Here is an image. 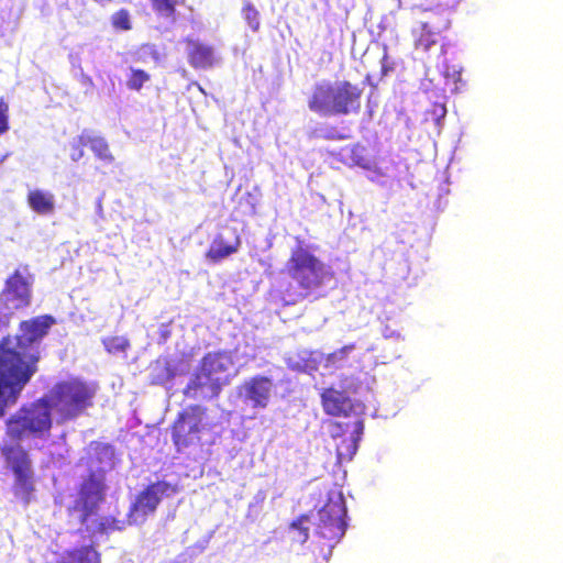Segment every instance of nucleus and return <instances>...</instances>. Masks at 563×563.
<instances>
[{
	"mask_svg": "<svg viewBox=\"0 0 563 563\" xmlns=\"http://www.w3.org/2000/svg\"><path fill=\"white\" fill-rule=\"evenodd\" d=\"M55 320L49 314L22 321L15 345L10 346L9 336L0 340V418L7 408L16 402L21 391L37 372L38 355L29 352L34 343L40 342Z\"/></svg>",
	"mask_w": 563,
	"mask_h": 563,
	"instance_id": "1",
	"label": "nucleus"
},
{
	"mask_svg": "<svg viewBox=\"0 0 563 563\" xmlns=\"http://www.w3.org/2000/svg\"><path fill=\"white\" fill-rule=\"evenodd\" d=\"M364 88L350 80L317 82L308 98V108L321 117L357 114Z\"/></svg>",
	"mask_w": 563,
	"mask_h": 563,
	"instance_id": "2",
	"label": "nucleus"
},
{
	"mask_svg": "<svg viewBox=\"0 0 563 563\" xmlns=\"http://www.w3.org/2000/svg\"><path fill=\"white\" fill-rule=\"evenodd\" d=\"M233 358L228 351L208 352L200 360L184 394L189 398H216L231 380Z\"/></svg>",
	"mask_w": 563,
	"mask_h": 563,
	"instance_id": "3",
	"label": "nucleus"
},
{
	"mask_svg": "<svg viewBox=\"0 0 563 563\" xmlns=\"http://www.w3.org/2000/svg\"><path fill=\"white\" fill-rule=\"evenodd\" d=\"M97 387L79 378L56 383L44 397L58 423L75 420L93 406Z\"/></svg>",
	"mask_w": 563,
	"mask_h": 563,
	"instance_id": "4",
	"label": "nucleus"
},
{
	"mask_svg": "<svg viewBox=\"0 0 563 563\" xmlns=\"http://www.w3.org/2000/svg\"><path fill=\"white\" fill-rule=\"evenodd\" d=\"M346 507L343 495L329 496L328 501L318 510L313 536L320 554L328 559L333 548L345 534Z\"/></svg>",
	"mask_w": 563,
	"mask_h": 563,
	"instance_id": "5",
	"label": "nucleus"
},
{
	"mask_svg": "<svg viewBox=\"0 0 563 563\" xmlns=\"http://www.w3.org/2000/svg\"><path fill=\"white\" fill-rule=\"evenodd\" d=\"M51 428V408L45 397L22 406L5 421V434L16 442L29 435L41 437Z\"/></svg>",
	"mask_w": 563,
	"mask_h": 563,
	"instance_id": "6",
	"label": "nucleus"
},
{
	"mask_svg": "<svg viewBox=\"0 0 563 563\" xmlns=\"http://www.w3.org/2000/svg\"><path fill=\"white\" fill-rule=\"evenodd\" d=\"M285 272L305 290V294L299 295L300 298H305L312 290L319 288L327 277L324 263L302 243L291 250Z\"/></svg>",
	"mask_w": 563,
	"mask_h": 563,
	"instance_id": "7",
	"label": "nucleus"
},
{
	"mask_svg": "<svg viewBox=\"0 0 563 563\" xmlns=\"http://www.w3.org/2000/svg\"><path fill=\"white\" fill-rule=\"evenodd\" d=\"M0 453L3 456L5 468L13 475L14 492L33 493L37 478L29 452L16 443L1 445Z\"/></svg>",
	"mask_w": 563,
	"mask_h": 563,
	"instance_id": "8",
	"label": "nucleus"
},
{
	"mask_svg": "<svg viewBox=\"0 0 563 563\" xmlns=\"http://www.w3.org/2000/svg\"><path fill=\"white\" fill-rule=\"evenodd\" d=\"M205 413L206 408L192 405L177 415L172 424V441L178 452L200 443Z\"/></svg>",
	"mask_w": 563,
	"mask_h": 563,
	"instance_id": "9",
	"label": "nucleus"
},
{
	"mask_svg": "<svg viewBox=\"0 0 563 563\" xmlns=\"http://www.w3.org/2000/svg\"><path fill=\"white\" fill-rule=\"evenodd\" d=\"M364 423L358 416H354L346 422L332 421L329 432L334 441L338 464L350 462L358 449V442L363 434Z\"/></svg>",
	"mask_w": 563,
	"mask_h": 563,
	"instance_id": "10",
	"label": "nucleus"
},
{
	"mask_svg": "<svg viewBox=\"0 0 563 563\" xmlns=\"http://www.w3.org/2000/svg\"><path fill=\"white\" fill-rule=\"evenodd\" d=\"M31 302V283L25 276L15 269L5 280L0 292V307L3 310H19Z\"/></svg>",
	"mask_w": 563,
	"mask_h": 563,
	"instance_id": "11",
	"label": "nucleus"
},
{
	"mask_svg": "<svg viewBox=\"0 0 563 563\" xmlns=\"http://www.w3.org/2000/svg\"><path fill=\"white\" fill-rule=\"evenodd\" d=\"M186 55L188 64L194 69H210L218 64L216 49L212 45L203 43L192 37H185Z\"/></svg>",
	"mask_w": 563,
	"mask_h": 563,
	"instance_id": "12",
	"label": "nucleus"
},
{
	"mask_svg": "<svg viewBox=\"0 0 563 563\" xmlns=\"http://www.w3.org/2000/svg\"><path fill=\"white\" fill-rule=\"evenodd\" d=\"M320 397L323 411L329 416L347 417L353 409L352 400L343 391L332 387L324 389Z\"/></svg>",
	"mask_w": 563,
	"mask_h": 563,
	"instance_id": "13",
	"label": "nucleus"
},
{
	"mask_svg": "<svg viewBox=\"0 0 563 563\" xmlns=\"http://www.w3.org/2000/svg\"><path fill=\"white\" fill-rule=\"evenodd\" d=\"M272 379L266 376H254L243 384L245 396L255 407H266L271 397Z\"/></svg>",
	"mask_w": 563,
	"mask_h": 563,
	"instance_id": "14",
	"label": "nucleus"
},
{
	"mask_svg": "<svg viewBox=\"0 0 563 563\" xmlns=\"http://www.w3.org/2000/svg\"><path fill=\"white\" fill-rule=\"evenodd\" d=\"M440 33L441 30L437 24L421 21L411 31L415 48L423 53L430 52L432 46L439 43Z\"/></svg>",
	"mask_w": 563,
	"mask_h": 563,
	"instance_id": "15",
	"label": "nucleus"
},
{
	"mask_svg": "<svg viewBox=\"0 0 563 563\" xmlns=\"http://www.w3.org/2000/svg\"><path fill=\"white\" fill-rule=\"evenodd\" d=\"M159 504L158 495H137L128 512V525H141L153 515Z\"/></svg>",
	"mask_w": 563,
	"mask_h": 563,
	"instance_id": "16",
	"label": "nucleus"
},
{
	"mask_svg": "<svg viewBox=\"0 0 563 563\" xmlns=\"http://www.w3.org/2000/svg\"><path fill=\"white\" fill-rule=\"evenodd\" d=\"M241 244L242 241L239 234H235L231 242H227L221 234H218L207 250L206 258L212 263H219L222 260L235 254L241 247Z\"/></svg>",
	"mask_w": 563,
	"mask_h": 563,
	"instance_id": "17",
	"label": "nucleus"
},
{
	"mask_svg": "<svg viewBox=\"0 0 563 563\" xmlns=\"http://www.w3.org/2000/svg\"><path fill=\"white\" fill-rule=\"evenodd\" d=\"M93 495H80L69 507V517L82 525H87L91 516L96 515L98 501L92 498Z\"/></svg>",
	"mask_w": 563,
	"mask_h": 563,
	"instance_id": "18",
	"label": "nucleus"
},
{
	"mask_svg": "<svg viewBox=\"0 0 563 563\" xmlns=\"http://www.w3.org/2000/svg\"><path fill=\"white\" fill-rule=\"evenodd\" d=\"M57 563H100V554L91 544L80 545L65 551Z\"/></svg>",
	"mask_w": 563,
	"mask_h": 563,
	"instance_id": "19",
	"label": "nucleus"
},
{
	"mask_svg": "<svg viewBox=\"0 0 563 563\" xmlns=\"http://www.w3.org/2000/svg\"><path fill=\"white\" fill-rule=\"evenodd\" d=\"M27 203L38 214H51L55 209L54 195L40 189L29 191Z\"/></svg>",
	"mask_w": 563,
	"mask_h": 563,
	"instance_id": "20",
	"label": "nucleus"
},
{
	"mask_svg": "<svg viewBox=\"0 0 563 563\" xmlns=\"http://www.w3.org/2000/svg\"><path fill=\"white\" fill-rule=\"evenodd\" d=\"M84 140L86 141L87 146L91 150L97 159L108 165L114 163V155L110 150L109 143L103 136L95 135L87 130V137Z\"/></svg>",
	"mask_w": 563,
	"mask_h": 563,
	"instance_id": "21",
	"label": "nucleus"
},
{
	"mask_svg": "<svg viewBox=\"0 0 563 563\" xmlns=\"http://www.w3.org/2000/svg\"><path fill=\"white\" fill-rule=\"evenodd\" d=\"M115 456L114 446L110 443L100 441H91L88 448V460L90 464H108L113 465Z\"/></svg>",
	"mask_w": 563,
	"mask_h": 563,
	"instance_id": "22",
	"label": "nucleus"
},
{
	"mask_svg": "<svg viewBox=\"0 0 563 563\" xmlns=\"http://www.w3.org/2000/svg\"><path fill=\"white\" fill-rule=\"evenodd\" d=\"M126 526H129L128 519L120 520L112 516H106L96 520V526L92 529H89L87 527V530L90 532L91 536H103L110 534L115 531H122L125 529Z\"/></svg>",
	"mask_w": 563,
	"mask_h": 563,
	"instance_id": "23",
	"label": "nucleus"
},
{
	"mask_svg": "<svg viewBox=\"0 0 563 563\" xmlns=\"http://www.w3.org/2000/svg\"><path fill=\"white\" fill-rule=\"evenodd\" d=\"M106 488V472L91 471L82 481L79 493H102Z\"/></svg>",
	"mask_w": 563,
	"mask_h": 563,
	"instance_id": "24",
	"label": "nucleus"
},
{
	"mask_svg": "<svg viewBox=\"0 0 563 563\" xmlns=\"http://www.w3.org/2000/svg\"><path fill=\"white\" fill-rule=\"evenodd\" d=\"M153 11L161 18L175 20L177 7L186 0H150Z\"/></svg>",
	"mask_w": 563,
	"mask_h": 563,
	"instance_id": "25",
	"label": "nucleus"
},
{
	"mask_svg": "<svg viewBox=\"0 0 563 563\" xmlns=\"http://www.w3.org/2000/svg\"><path fill=\"white\" fill-rule=\"evenodd\" d=\"M309 522V516L301 515L297 519H295L288 528V532L290 534V539L292 542L303 544L309 538V527L307 523Z\"/></svg>",
	"mask_w": 563,
	"mask_h": 563,
	"instance_id": "26",
	"label": "nucleus"
},
{
	"mask_svg": "<svg viewBox=\"0 0 563 563\" xmlns=\"http://www.w3.org/2000/svg\"><path fill=\"white\" fill-rule=\"evenodd\" d=\"M104 350L109 354L125 353L130 347V341L125 336L112 335L102 339Z\"/></svg>",
	"mask_w": 563,
	"mask_h": 563,
	"instance_id": "27",
	"label": "nucleus"
},
{
	"mask_svg": "<svg viewBox=\"0 0 563 563\" xmlns=\"http://www.w3.org/2000/svg\"><path fill=\"white\" fill-rule=\"evenodd\" d=\"M242 16L253 32L261 27V15L258 10L250 1H245L242 8Z\"/></svg>",
	"mask_w": 563,
	"mask_h": 563,
	"instance_id": "28",
	"label": "nucleus"
},
{
	"mask_svg": "<svg viewBox=\"0 0 563 563\" xmlns=\"http://www.w3.org/2000/svg\"><path fill=\"white\" fill-rule=\"evenodd\" d=\"M111 25L117 31H130L132 29L131 15L128 9H120L111 15Z\"/></svg>",
	"mask_w": 563,
	"mask_h": 563,
	"instance_id": "29",
	"label": "nucleus"
},
{
	"mask_svg": "<svg viewBox=\"0 0 563 563\" xmlns=\"http://www.w3.org/2000/svg\"><path fill=\"white\" fill-rule=\"evenodd\" d=\"M399 5H406L411 10L421 12H434L440 4L435 0H398Z\"/></svg>",
	"mask_w": 563,
	"mask_h": 563,
	"instance_id": "30",
	"label": "nucleus"
},
{
	"mask_svg": "<svg viewBox=\"0 0 563 563\" xmlns=\"http://www.w3.org/2000/svg\"><path fill=\"white\" fill-rule=\"evenodd\" d=\"M151 79L150 74L143 69H132L126 86L130 90L140 91L144 84Z\"/></svg>",
	"mask_w": 563,
	"mask_h": 563,
	"instance_id": "31",
	"label": "nucleus"
},
{
	"mask_svg": "<svg viewBox=\"0 0 563 563\" xmlns=\"http://www.w3.org/2000/svg\"><path fill=\"white\" fill-rule=\"evenodd\" d=\"M354 349L355 344L351 343L333 351L327 356L328 364L335 367L341 366L342 363L347 358L349 353H351Z\"/></svg>",
	"mask_w": 563,
	"mask_h": 563,
	"instance_id": "32",
	"label": "nucleus"
},
{
	"mask_svg": "<svg viewBox=\"0 0 563 563\" xmlns=\"http://www.w3.org/2000/svg\"><path fill=\"white\" fill-rule=\"evenodd\" d=\"M87 137V130L82 131L80 135L70 144V159L73 162L80 161L85 155V146L87 143L84 139Z\"/></svg>",
	"mask_w": 563,
	"mask_h": 563,
	"instance_id": "33",
	"label": "nucleus"
},
{
	"mask_svg": "<svg viewBox=\"0 0 563 563\" xmlns=\"http://www.w3.org/2000/svg\"><path fill=\"white\" fill-rule=\"evenodd\" d=\"M427 114L437 125H440L446 114V107L443 102H434L427 111Z\"/></svg>",
	"mask_w": 563,
	"mask_h": 563,
	"instance_id": "34",
	"label": "nucleus"
},
{
	"mask_svg": "<svg viewBox=\"0 0 563 563\" xmlns=\"http://www.w3.org/2000/svg\"><path fill=\"white\" fill-rule=\"evenodd\" d=\"M365 148L361 145H355L352 148V157L356 165L369 169L372 167L373 161L368 156L361 155Z\"/></svg>",
	"mask_w": 563,
	"mask_h": 563,
	"instance_id": "35",
	"label": "nucleus"
},
{
	"mask_svg": "<svg viewBox=\"0 0 563 563\" xmlns=\"http://www.w3.org/2000/svg\"><path fill=\"white\" fill-rule=\"evenodd\" d=\"M383 55L380 58V74L382 76L388 75L395 68V63L390 59L388 54V46L386 44L382 45Z\"/></svg>",
	"mask_w": 563,
	"mask_h": 563,
	"instance_id": "36",
	"label": "nucleus"
},
{
	"mask_svg": "<svg viewBox=\"0 0 563 563\" xmlns=\"http://www.w3.org/2000/svg\"><path fill=\"white\" fill-rule=\"evenodd\" d=\"M9 130V104L0 99V135Z\"/></svg>",
	"mask_w": 563,
	"mask_h": 563,
	"instance_id": "37",
	"label": "nucleus"
},
{
	"mask_svg": "<svg viewBox=\"0 0 563 563\" xmlns=\"http://www.w3.org/2000/svg\"><path fill=\"white\" fill-rule=\"evenodd\" d=\"M325 140H343L345 136L335 126L328 128L321 135Z\"/></svg>",
	"mask_w": 563,
	"mask_h": 563,
	"instance_id": "38",
	"label": "nucleus"
},
{
	"mask_svg": "<svg viewBox=\"0 0 563 563\" xmlns=\"http://www.w3.org/2000/svg\"><path fill=\"white\" fill-rule=\"evenodd\" d=\"M383 335H384L385 338H387V339H388V338H394V336L399 338V334H398V333H396L395 331L389 330V328H388V327H386V328H385V330H384V332H383Z\"/></svg>",
	"mask_w": 563,
	"mask_h": 563,
	"instance_id": "39",
	"label": "nucleus"
},
{
	"mask_svg": "<svg viewBox=\"0 0 563 563\" xmlns=\"http://www.w3.org/2000/svg\"><path fill=\"white\" fill-rule=\"evenodd\" d=\"M345 472H341L340 476H339V481L335 482V486L339 487V488H342L343 487V484L345 482Z\"/></svg>",
	"mask_w": 563,
	"mask_h": 563,
	"instance_id": "40",
	"label": "nucleus"
},
{
	"mask_svg": "<svg viewBox=\"0 0 563 563\" xmlns=\"http://www.w3.org/2000/svg\"><path fill=\"white\" fill-rule=\"evenodd\" d=\"M144 493H146V494L153 493V492H152V487H147V488H146V490H145Z\"/></svg>",
	"mask_w": 563,
	"mask_h": 563,
	"instance_id": "41",
	"label": "nucleus"
},
{
	"mask_svg": "<svg viewBox=\"0 0 563 563\" xmlns=\"http://www.w3.org/2000/svg\"><path fill=\"white\" fill-rule=\"evenodd\" d=\"M328 493H329V494H332V493H335V492H334V490H332V489H330ZM338 493H341V492L339 490Z\"/></svg>",
	"mask_w": 563,
	"mask_h": 563,
	"instance_id": "42",
	"label": "nucleus"
}]
</instances>
